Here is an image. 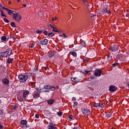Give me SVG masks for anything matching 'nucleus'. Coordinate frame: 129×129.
I'll list each match as a JSON object with an SVG mask.
<instances>
[{"label": "nucleus", "mask_w": 129, "mask_h": 129, "mask_svg": "<svg viewBox=\"0 0 129 129\" xmlns=\"http://www.w3.org/2000/svg\"><path fill=\"white\" fill-rule=\"evenodd\" d=\"M23 6L24 7V8H26V7H27V5L26 4H23Z\"/></svg>", "instance_id": "680f3d73"}, {"label": "nucleus", "mask_w": 129, "mask_h": 129, "mask_svg": "<svg viewBox=\"0 0 129 129\" xmlns=\"http://www.w3.org/2000/svg\"><path fill=\"white\" fill-rule=\"evenodd\" d=\"M42 90H43L42 92H43V93L46 92L47 91L45 89V86H44L42 88Z\"/></svg>", "instance_id": "09e8293b"}, {"label": "nucleus", "mask_w": 129, "mask_h": 129, "mask_svg": "<svg viewBox=\"0 0 129 129\" xmlns=\"http://www.w3.org/2000/svg\"><path fill=\"white\" fill-rule=\"evenodd\" d=\"M99 105V103H95L94 104V107H98Z\"/></svg>", "instance_id": "4c0bfd02"}, {"label": "nucleus", "mask_w": 129, "mask_h": 129, "mask_svg": "<svg viewBox=\"0 0 129 129\" xmlns=\"http://www.w3.org/2000/svg\"><path fill=\"white\" fill-rule=\"evenodd\" d=\"M55 88H56V89H59V86H57Z\"/></svg>", "instance_id": "69168bd1"}, {"label": "nucleus", "mask_w": 129, "mask_h": 129, "mask_svg": "<svg viewBox=\"0 0 129 129\" xmlns=\"http://www.w3.org/2000/svg\"><path fill=\"white\" fill-rule=\"evenodd\" d=\"M4 126L2 125H0V128H3Z\"/></svg>", "instance_id": "e2e57ef3"}, {"label": "nucleus", "mask_w": 129, "mask_h": 129, "mask_svg": "<svg viewBox=\"0 0 129 129\" xmlns=\"http://www.w3.org/2000/svg\"><path fill=\"white\" fill-rule=\"evenodd\" d=\"M110 11L108 10V9L107 8H104L103 10L100 12V14L101 15H109L110 14Z\"/></svg>", "instance_id": "423d86ee"}, {"label": "nucleus", "mask_w": 129, "mask_h": 129, "mask_svg": "<svg viewBox=\"0 0 129 129\" xmlns=\"http://www.w3.org/2000/svg\"><path fill=\"white\" fill-rule=\"evenodd\" d=\"M17 99H18V101H20V102H23V101H24V98L21 97H18L17 98Z\"/></svg>", "instance_id": "393cba45"}, {"label": "nucleus", "mask_w": 129, "mask_h": 129, "mask_svg": "<svg viewBox=\"0 0 129 129\" xmlns=\"http://www.w3.org/2000/svg\"><path fill=\"white\" fill-rule=\"evenodd\" d=\"M79 45H80V48L81 49H82L83 47H85V46H86V42H85V41L82 40V39H81V43L79 44Z\"/></svg>", "instance_id": "9b49d317"}, {"label": "nucleus", "mask_w": 129, "mask_h": 129, "mask_svg": "<svg viewBox=\"0 0 129 129\" xmlns=\"http://www.w3.org/2000/svg\"><path fill=\"white\" fill-rule=\"evenodd\" d=\"M56 89V88L53 86H49V91L51 90L52 91H54Z\"/></svg>", "instance_id": "bb28decb"}, {"label": "nucleus", "mask_w": 129, "mask_h": 129, "mask_svg": "<svg viewBox=\"0 0 129 129\" xmlns=\"http://www.w3.org/2000/svg\"><path fill=\"white\" fill-rule=\"evenodd\" d=\"M29 77H32V73H27L24 75H20L18 76V79L21 81V82L24 83L28 80Z\"/></svg>", "instance_id": "f257e3e1"}, {"label": "nucleus", "mask_w": 129, "mask_h": 129, "mask_svg": "<svg viewBox=\"0 0 129 129\" xmlns=\"http://www.w3.org/2000/svg\"><path fill=\"white\" fill-rule=\"evenodd\" d=\"M62 115L63 113L62 112H58L57 115H58V116H61Z\"/></svg>", "instance_id": "79ce46f5"}, {"label": "nucleus", "mask_w": 129, "mask_h": 129, "mask_svg": "<svg viewBox=\"0 0 129 129\" xmlns=\"http://www.w3.org/2000/svg\"><path fill=\"white\" fill-rule=\"evenodd\" d=\"M0 14H1V16L2 17H4V18H7V15L4 14V11L2 10Z\"/></svg>", "instance_id": "2f4dec72"}, {"label": "nucleus", "mask_w": 129, "mask_h": 129, "mask_svg": "<svg viewBox=\"0 0 129 129\" xmlns=\"http://www.w3.org/2000/svg\"><path fill=\"white\" fill-rule=\"evenodd\" d=\"M2 83L5 85H9L10 84V79L9 77H6L5 78L2 79Z\"/></svg>", "instance_id": "6e6552de"}, {"label": "nucleus", "mask_w": 129, "mask_h": 129, "mask_svg": "<svg viewBox=\"0 0 129 129\" xmlns=\"http://www.w3.org/2000/svg\"><path fill=\"white\" fill-rule=\"evenodd\" d=\"M111 58H112L111 56L109 57V56L107 55L106 59H107V61H110L111 60Z\"/></svg>", "instance_id": "a19ab883"}, {"label": "nucleus", "mask_w": 129, "mask_h": 129, "mask_svg": "<svg viewBox=\"0 0 129 129\" xmlns=\"http://www.w3.org/2000/svg\"><path fill=\"white\" fill-rule=\"evenodd\" d=\"M82 112L84 114H87V115L90 114V110L88 109H82Z\"/></svg>", "instance_id": "9d476101"}, {"label": "nucleus", "mask_w": 129, "mask_h": 129, "mask_svg": "<svg viewBox=\"0 0 129 129\" xmlns=\"http://www.w3.org/2000/svg\"><path fill=\"white\" fill-rule=\"evenodd\" d=\"M126 57L125 55L123 54H118L116 55L117 59H118L120 61H123Z\"/></svg>", "instance_id": "0eeeda50"}, {"label": "nucleus", "mask_w": 129, "mask_h": 129, "mask_svg": "<svg viewBox=\"0 0 129 129\" xmlns=\"http://www.w3.org/2000/svg\"><path fill=\"white\" fill-rule=\"evenodd\" d=\"M17 107H18V106L17 105H15L14 107H13V109H16Z\"/></svg>", "instance_id": "052dcab7"}, {"label": "nucleus", "mask_w": 129, "mask_h": 129, "mask_svg": "<svg viewBox=\"0 0 129 129\" xmlns=\"http://www.w3.org/2000/svg\"><path fill=\"white\" fill-rule=\"evenodd\" d=\"M48 37H54L55 36V34L53 33V32L49 33L48 34Z\"/></svg>", "instance_id": "7c9ffc66"}, {"label": "nucleus", "mask_w": 129, "mask_h": 129, "mask_svg": "<svg viewBox=\"0 0 129 129\" xmlns=\"http://www.w3.org/2000/svg\"><path fill=\"white\" fill-rule=\"evenodd\" d=\"M25 128H27V127H28V125H26L25 126H24Z\"/></svg>", "instance_id": "338daca9"}, {"label": "nucleus", "mask_w": 129, "mask_h": 129, "mask_svg": "<svg viewBox=\"0 0 129 129\" xmlns=\"http://www.w3.org/2000/svg\"><path fill=\"white\" fill-rule=\"evenodd\" d=\"M59 37H63V35L60 34V35H59Z\"/></svg>", "instance_id": "774afa93"}, {"label": "nucleus", "mask_w": 129, "mask_h": 129, "mask_svg": "<svg viewBox=\"0 0 129 129\" xmlns=\"http://www.w3.org/2000/svg\"><path fill=\"white\" fill-rule=\"evenodd\" d=\"M36 90L37 91H39V92L43 93V88L37 87V88H36Z\"/></svg>", "instance_id": "5701e85b"}, {"label": "nucleus", "mask_w": 129, "mask_h": 129, "mask_svg": "<svg viewBox=\"0 0 129 129\" xmlns=\"http://www.w3.org/2000/svg\"><path fill=\"white\" fill-rule=\"evenodd\" d=\"M90 79H94L95 78V77H94V76H91L90 77Z\"/></svg>", "instance_id": "864d4df0"}, {"label": "nucleus", "mask_w": 129, "mask_h": 129, "mask_svg": "<svg viewBox=\"0 0 129 129\" xmlns=\"http://www.w3.org/2000/svg\"><path fill=\"white\" fill-rule=\"evenodd\" d=\"M71 80L73 82H76V83L80 82V80L78 79V78H76V77L72 78Z\"/></svg>", "instance_id": "ddd939ff"}, {"label": "nucleus", "mask_w": 129, "mask_h": 129, "mask_svg": "<svg viewBox=\"0 0 129 129\" xmlns=\"http://www.w3.org/2000/svg\"><path fill=\"white\" fill-rule=\"evenodd\" d=\"M7 63H9V64H13V62H14V58L8 57V59L7 60Z\"/></svg>", "instance_id": "4468645a"}, {"label": "nucleus", "mask_w": 129, "mask_h": 129, "mask_svg": "<svg viewBox=\"0 0 129 129\" xmlns=\"http://www.w3.org/2000/svg\"><path fill=\"white\" fill-rule=\"evenodd\" d=\"M37 34H42L43 33V31L41 30H36Z\"/></svg>", "instance_id": "e433bc0d"}, {"label": "nucleus", "mask_w": 129, "mask_h": 129, "mask_svg": "<svg viewBox=\"0 0 129 129\" xmlns=\"http://www.w3.org/2000/svg\"><path fill=\"white\" fill-rule=\"evenodd\" d=\"M52 32H55V33H59V31L56 27H54V28L52 29Z\"/></svg>", "instance_id": "c756f323"}, {"label": "nucleus", "mask_w": 129, "mask_h": 129, "mask_svg": "<svg viewBox=\"0 0 129 129\" xmlns=\"http://www.w3.org/2000/svg\"><path fill=\"white\" fill-rule=\"evenodd\" d=\"M99 107H101V108H103L104 107V105H103V103H99Z\"/></svg>", "instance_id": "c9c22d12"}, {"label": "nucleus", "mask_w": 129, "mask_h": 129, "mask_svg": "<svg viewBox=\"0 0 129 129\" xmlns=\"http://www.w3.org/2000/svg\"><path fill=\"white\" fill-rule=\"evenodd\" d=\"M49 26L50 28H51V29H53L54 28H55V27L52 26V24H50Z\"/></svg>", "instance_id": "13d9d810"}, {"label": "nucleus", "mask_w": 129, "mask_h": 129, "mask_svg": "<svg viewBox=\"0 0 129 129\" xmlns=\"http://www.w3.org/2000/svg\"><path fill=\"white\" fill-rule=\"evenodd\" d=\"M29 93H30V92L28 90H25L23 94V98L26 99L27 97L29 96Z\"/></svg>", "instance_id": "f8f14e48"}, {"label": "nucleus", "mask_w": 129, "mask_h": 129, "mask_svg": "<svg viewBox=\"0 0 129 129\" xmlns=\"http://www.w3.org/2000/svg\"><path fill=\"white\" fill-rule=\"evenodd\" d=\"M1 40L3 41V42H7V37L6 36H3L1 37Z\"/></svg>", "instance_id": "b1692460"}, {"label": "nucleus", "mask_w": 129, "mask_h": 129, "mask_svg": "<svg viewBox=\"0 0 129 129\" xmlns=\"http://www.w3.org/2000/svg\"><path fill=\"white\" fill-rule=\"evenodd\" d=\"M28 121H27V120H22L20 122V124L22 125H26Z\"/></svg>", "instance_id": "dca6fc26"}, {"label": "nucleus", "mask_w": 129, "mask_h": 129, "mask_svg": "<svg viewBox=\"0 0 129 129\" xmlns=\"http://www.w3.org/2000/svg\"><path fill=\"white\" fill-rule=\"evenodd\" d=\"M70 119H72L73 120H74L75 119V115L71 114L69 116Z\"/></svg>", "instance_id": "4be33fe9"}, {"label": "nucleus", "mask_w": 129, "mask_h": 129, "mask_svg": "<svg viewBox=\"0 0 129 129\" xmlns=\"http://www.w3.org/2000/svg\"><path fill=\"white\" fill-rule=\"evenodd\" d=\"M56 53H57V52H56V51H54L51 52L50 54H49L48 57H49V58H52V57H53V56L55 55Z\"/></svg>", "instance_id": "6ab92c4d"}, {"label": "nucleus", "mask_w": 129, "mask_h": 129, "mask_svg": "<svg viewBox=\"0 0 129 129\" xmlns=\"http://www.w3.org/2000/svg\"><path fill=\"white\" fill-rule=\"evenodd\" d=\"M10 38L11 39H13V40H14V41H16V39H17V36L15 35V36H10Z\"/></svg>", "instance_id": "473e14b6"}, {"label": "nucleus", "mask_w": 129, "mask_h": 129, "mask_svg": "<svg viewBox=\"0 0 129 129\" xmlns=\"http://www.w3.org/2000/svg\"><path fill=\"white\" fill-rule=\"evenodd\" d=\"M1 8L3 9V10H6V11H7L9 9L8 8H6L4 6H1Z\"/></svg>", "instance_id": "de8ad7c7"}, {"label": "nucleus", "mask_w": 129, "mask_h": 129, "mask_svg": "<svg viewBox=\"0 0 129 129\" xmlns=\"http://www.w3.org/2000/svg\"><path fill=\"white\" fill-rule=\"evenodd\" d=\"M44 88L46 91V92H50V86L48 85H44Z\"/></svg>", "instance_id": "2eb2a0df"}, {"label": "nucleus", "mask_w": 129, "mask_h": 129, "mask_svg": "<svg viewBox=\"0 0 129 129\" xmlns=\"http://www.w3.org/2000/svg\"><path fill=\"white\" fill-rule=\"evenodd\" d=\"M12 53H13V50L11 48H9L6 51L0 52V58L8 57V56L12 55Z\"/></svg>", "instance_id": "f03ea898"}, {"label": "nucleus", "mask_w": 129, "mask_h": 129, "mask_svg": "<svg viewBox=\"0 0 129 129\" xmlns=\"http://www.w3.org/2000/svg\"><path fill=\"white\" fill-rule=\"evenodd\" d=\"M78 104V103L77 102V101H75V102H74L73 106L74 107H75V106H77Z\"/></svg>", "instance_id": "37998d69"}, {"label": "nucleus", "mask_w": 129, "mask_h": 129, "mask_svg": "<svg viewBox=\"0 0 129 129\" xmlns=\"http://www.w3.org/2000/svg\"><path fill=\"white\" fill-rule=\"evenodd\" d=\"M105 116L107 118H110V117L112 116V113L109 112L108 113L106 114Z\"/></svg>", "instance_id": "f3484780"}, {"label": "nucleus", "mask_w": 129, "mask_h": 129, "mask_svg": "<svg viewBox=\"0 0 129 129\" xmlns=\"http://www.w3.org/2000/svg\"><path fill=\"white\" fill-rule=\"evenodd\" d=\"M47 126H54V123H53L52 122H50Z\"/></svg>", "instance_id": "58836bf2"}, {"label": "nucleus", "mask_w": 129, "mask_h": 129, "mask_svg": "<svg viewBox=\"0 0 129 129\" xmlns=\"http://www.w3.org/2000/svg\"><path fill=\"white\" fill-rule=\"evenodd\" d=\"M7 11L8 13V15H9L10 16H11L12 15V14H13V10H10V9H7Z\"/></svg>", "instance_id": "a878e982"}, {"label": "nucleus", "mask_w": 129, "mask_h": 129, "mask_svg": "<svg viewBox=\"0 0 129 129\" xmlns=\"http://www.w3.org/2000/svg\"><path fill=\"white\" fill-rule=\"evenodd\" d=\"M118 46L116 44H114L111 47H110L108 49L109 51L110 52H116V51H118Z\"/></svg>", "instance_id": "20e7f679"}, {"label": "nucleus", "mask_w": 129, "mask_h": 129, "mask_svg": "<svg viewBox=\"0 0 129 129\" xmlns=\"http://www.w3.org/2000/svg\"><path fill=\"white\" fill-rule=\"evenodd\" d=\"M54 99H51L47 101V103H48V104L51 105V104H53V103H54Z\"/></svg>", "instance_id": "a211bd4d"}, {"label": "nucleus", "mask_w": 129, "mask_h": 129, "mask_svg": "<svg viewBox=\"0 0 129 129\" xmlns=\"http://www.w3.org/2000/svg\"><path fill=\"white\" fill-rule=\"evenodd\" d=\"M40 97V94L39 93H35L33 95V98H39Z\"/></svg>", "instance_id": "aec40b11"}, {"label": "nucleus", "mask_w": 129, "mask_h": 129, "mask_svg": "<svg viewBox=\"0 0 129 129\" xmlns=\"http://www.w3.org/2000/svg\"><path fill=\"white\" fill-rule=\"evenodd\" d=\"M62 36H63L64 38H67V35L65 33H63Z\"/></svg>", "instance_id": "6e6d98bb"}, {"label": "nucleus", "mask_w": 129, "mask_h": 129, "mask_svg": "<svg viewBox=\"0 0 129 129\" xmlns=\"http://www.w3.org/2000/svg\"><path fill=\"white\" fill-rule=\"evenodd\" d=\"M72 56H74V57H77V53H76L75 51L72 52Z\"/></svg>", "instance_id": "72a5a7b5"}, {"label": "nucleus", "mask_w": 129, "mask_h": 129, "mask_svg": "<svg viewBox=\"0 0 129 129\" xmlns=\"http://www.w3.org/2000/svg\"><path fill=\"white\" fill-rule=\"evenodd\" d=\"M38 44H40V45H43V41H42V40H41L39 42H38Z\"/></svg>", "instance_id": "bf43d9fd"}, {"label": "nucleus", "mask_w": 129, "mask_h": 129, "mask_svg": "<svg viewBox=\"0 0 129 129\" xmlns=\"http://www.w3.org/2000/svg\"><path fill=\"white\" fill-rule=\"evenodd\" d=\"M43 34L45 35V36H47V35H48V31L47 30H44Z\"/></svg>", "instance_id": "c03bdc74"}, {"label": "nucleus", "mask_w": 129, "mask_h": 129, "mask_svg": "<svg viewBox=\"0 0 129 129\" xmlns=\"http://www.w3.org/2000/svg\"><path fill=\"white\" fill-rule=\"evenodd\" d=\"M116 89H117V88L115 87L113 85H110L109 86V91H110L111 92H114V91H116Z\"/></svg>", "instance_id": "1a4fd4ad"}, {"label": "nucleus", "mask_w": 129, "mask_h": 129, "mask_svg": "<svg viewBox=\"0 0 129 129\" xmlns=\"http://www.w3.org/2000/svg\"><path fill=\"white\" fill-rule=\"evenodd\" d=\"M11 26L12 28H17V26H16V23H15V22H11Z\"/></svg>", "instance_id": "cd10ccee"}, {"label": "nucleus", "mask_w": 129, "mask_h": 129, "mask_svg": "<svg viewBox=\"0 0 129 129\" xmlns=\"http://www.w3.org/2000/svg\"><path fill=\"white\" fill-rule=\"evenodd\" d=\"M88 89H90V90H91L92 91H93V90H94V89L93 88L89 87Z\"/></svg>", "instance_id": "603ef678"}, {"label": "nucleus", "mask_w": 129, "mask_h": 129, "mask_svg": "<svg viewBox=\"0 0 129 129\" xmlns=\"http://www.w3.org/2000/svg\"><path fill=\"white\" fill-rule=\"evenodd\" d=\"M13 18L14 20H15L17 22H20L22 20V17L18 13H14Z\"/></svg>", "instance_id": "7ed1b4c3"}, {"label": "nucleus", "mask_w": 129, "mask_h": 129, "mask_svg": "<svg viewBox=\"0 0 129 129\" xmlns=\"http://www.w3.org/2000/svg\"><path fill=\"white\" fill-rule=\"evenodd\" d=\"M89 72H91V71L84 70L83 71V74H88Z\"/></svg>", "instance_id": "c85d7f7f"}, {"label": "nucleus", "mask_w": 129, "mask_h": 129, "mask_svg": "<svg viewBox=\"0 0 129 129\" xmlns=\"http://www.w3.org/2000/svg\"><path fill=\"white\" fill-rule=\"evenodd\" d=\"M2 114H4V111L0 109V115H2Z\"/></svg>", "instance_id": "8fccbe9b"}, {"label": "nucleus", "mask_w": 129, "mask_h": 129, "mask_svg": "<svg viewBox=\"0 0 129 129\" xmlns=\"http://www.w3.org/2000/svg\"><path fill=\"white\" fill-rule=\"evenodd\" d=\"M52 22H55V21H57V17H55V18L52 19Z\"/></svg>", "instance_id": "3c124183"}, {"label": "nucleus", "mask_w": 129, "mask_h": 129, "mask_svg": "<svg viewBox=\"0 0 129 129\" xmlns=\"http://www.w3.org/2000/svg\"><path fill=\"white\" fill-rule=\"evenodd\" d=\"M101 74H102V72H101L100 69H96L94 73V76L96 77L101 76Z\"/></svg>", "instance_id": "39448f33"}, {"label": "nucleus", "mask_w": 129, "mask_h": 129, "mask_svg": "<svg viewBox=\"0 0 129 129\" xmlns=\"http://www.w3.org/2000/svg\"><path fill=\"white\" fill-rule=\"evenodd\" d=\"M119 64V63H118V62L114 63L112 64V66L114 68L116 67V66H117Z\"/></svg>", "instance_id": "f704fd0d"}, {"label": "nucleus", "mask_w": 129, "mask_h": 129, "mask_svg": "<svg viewBox=\"0 0 129 129\" xmlns=\"http://www.w3.org/2000/svg\"><path fill=\"white\" fill-rule=\"evenodd\" d=\"M35 117H36V118H39V114H36L35 115Z\"/></svg>", "instance_id": "4d7b16f0"}, {"label": "nucleus", "mask_w": 129, "mask_h": 129, "mask_svg": "<svg viewBox=\"0 0 129 129\" xmlns=\"http://www.w3.org/2000/svg\"><path fill=\"white\" fill-rule=\"evenodd\" d=\"M4 21L5 23H10V21L9 20H8V19H7V18H4Z\"/></svg>", "instance_id": "ea45409f"}, {"label": "nucleus", "mask_w": 129, "mask_h": 129, "mask_svg": "<svg viewBox=\"0 0 129 129\" xmlns=\"http://www.w3.org/2000/svg\"><path fill=\"white\" fill-rule=\"evenodd\" d=\"M48 44V39H45L42 40V45H47Z\"/></svg>", "instance_id": "412c9836"}, {"label": "nucleus", "mask_w": 129, "mask_h": 129, "mask_svg": "<svg viewBox=\"0 0 129 129\" xmlns=\"http://www.w3.org/2000/svg\"><path fill=\"white\" fill-rule=\"evenodd\" d=\"M72 100H73V101H75L76 100V98L75 97H73L72 98Z\"/></svg>", "instance_id": "5fc2aeb1"}, {"label": "nucleus", "mask_w": 129, "mask_h": 129, "mask_svg": "<svg viewBox=\"0 0 129 129\" xmlns=\"http://www.w3.org/2000/svg\"><path fill=\"white\" fill-rule=\"evenodd\" d=\"M35 47V44L32 43L31 45V47H30V49H33V48H34Z\"/></svg>", "instance_id": "49530a36"}, {"label": "nucleus", "mask_w": 129, "mask_h": 129, "mask_svg": "<svg viewBox=\"0 0 129 129\" xmlns=\"http://www.w3.org/2000/svg\"><path fill=\"white\" fill-rule=\"evenodd\" d=\"M83 4H85V5H86V4H87V1L83 2Z\"/></svg>", "instance_id": "0e129e2a"}, {"label": "nucleus", "mask_w": 129, "mask_h": 129, "mask_svg": "<svg viewBox=\"0 0 129 129\" xmlns=\"http://www.w3.org/2000/svg\"><path fill=\"white\" fill-rule=\"evenodd\" d=\"M84 62H89V58H85L83 60Z\"/></svg>", "instance_id": "a18cd8bd"}]
</instances>
